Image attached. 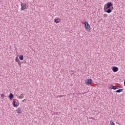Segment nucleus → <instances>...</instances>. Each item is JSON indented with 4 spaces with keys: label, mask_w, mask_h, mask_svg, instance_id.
Masks as SVG:
<instances>
[{
    "label": "nucleus",
    "mask_w": 125,
    "mask_h": 125,
    "mask_svg": "<svg viewBox=\"0 0 125 125\" xmlns=\"http://www.w3.org/2000/svg\"><path fill=\"white\" fill-rule=\"evenodd\" d=\"M28 7H29V5H28V4H27V3H21V11L26 10V9H28Z\"/></svg>",
    "instance_id": "nucleus-1"
},
{
    "label": "nucleus",
    "mask_w": 125,
    "mask_h": 125,
    "mask_svg": "<svg viewBox=\"0 0 125 125\" xmlns=\"http://www.w3.org/2000/svg\"><path fill=\"white\" fill-rule=\"evenodd\" d=\"M84 27L86 30L87 31H90V25L88 24V22L85 21Z\"/></svg>",
    "instance_id": "nucleus-2"
},
{
    "label": "nucleus",
    "mask_w": 125,
    "mask_h": 125,
    "mask_svg": "<svg viewBox=\"0 0 125 125\" xmlns=\"http://www.w3.org/2000/svg\"><path fill=\"white\" fill-rule=\"evenodd\" d=\"M85 83L86 84L88 85V84H90L92 83V79H88L85 81Z\"/></svg>",
    "instance_id": "nucleus-3"
},
{
    "label": "nucleus",
    "mask_w": 125,
    "mask_h": 125,
    "mask_svg": "<svg viewBox=\"0 0 125 125\" xmlns=\"http://www.w3.org/2000/svg\"><path fill=\"white\" fill-rule=\"evenodd\" d=\"M111 6H113V4H112V2H107V7L105 8V9L110 8L111 7Z\"/></svg>",
    "instance_id": "nucleus-4"
},
{
    "label": "nucleus",
    "mask_w": 125,
    "mask_h": 125,
    "mask_svg": "<svg viewBox=\"0 0 125 125\" xmlns=\"http://www.w3.org/2000/svg\"><path fill=\"white\" fill-rule=\"evenodd\" d=\"M112 71L114 72H118V71H119V68L117 66H113L112 67Z\"/></svg>",
    "instance_id": "nucleus-5"
},
{
    "label": "nucleus",
    "mask_w": 125,
    "mask_h": 125,
    "mask_svg": "<svg viewBox=\"0 0 125 125\" xmlns=\"http://www.w3.org/2000/svg\"><path fill=\"white\" fill-rule=\"evenodd\" d=\"M17 112L18 114H21V112H22V109H21V108L19 107L17 110Z\"/></svg>",
    "instance_id": "nucleus-6"
},
{
    "label": "nucleus",
    "mask_w": 125,
    "mask_h": 125,
    "mask_svg": "<svg viewBox=\"0 0 125 125\" xmlns=\"http://www.w3.org/2000/svg\"><path fill=\"white\" fill-rule=\"evenodd\" d=\"M13 105L14 107H18V104L15 101L13 102Z\"/></svg>",
    "instance_id": "nucleus-7"
},
{
    "label": "nucleus",
    "mask_w": 125,
    "mask_h": 125,
    "mask_svg": "<svg viewBox=\"0 0 125 125\" xmlns=\"http://www.w3.org/2000/svg\"><path fill=\"white\" fill-rule=\"evenodd\" d=\"M122 91H124V89H118L116 91V92L117 93H120V92H122Z\"/></svg>",
    "instance_id": "nucleus-8"
},
{
    "label": "nucleus",
    "mask_w": 125,
    "mask_h": 125,
    "mask_svg": "<svg viewBox=\"0 0 125 125\" xmlns=\"http://www.w3.org/2000/svg\"><path fill=\"white\" fill-rule=\"evenodd\" d=\"M60 21H61L60 19H56L54 20V21L55 22V23H59Z\"/></svg>",
    "instance_id": "nucleus-9"
},
{
    "label": "nucleus",
    "mask_w": 125,
    "mask_h": 125,
    "mask_svg": "<svg viewBox=\"0 0 125 125\" xmlns=\"http://www.w3.org/2000/svg\"><path fill=\"white\" fill-rule=\"evenodd\" d=\"M14 96L12 93H10L9 96V98L10 99V100H12Z\"/></svg>",
    "instance_id": "nucleus-10"
},
{
    "label": "nucleus",
    "mask_w": 125,
    "mask_h": 125,
    "mask_svg": "<svg viewBox=\"0 0 125 125\" xmlns=\"http://www.w3.org/2000/svg\"><path fill=\"white\" fill-rule=\"evenodd\" d=\"M110 88L111 89H114V90H116V89H118V86H112V87H110Z\"/></svg>",
    "instance_id": "nucleus-11"
},
{
    "label": "nucleus",
    "mask_w": 125,
    "mask_h": 125,
    "mask_svg": "<svg viewBox=\"0 0 125 125\" xmlns=\"http://www.w3.org/2000/svg\"><path fill=\"white\" fill-rule=\"evenodd\" d=\"M106 12H107V13H111L112 12V10L110 9V8H107V10L106 11Z\"/></svg>",
    "instance_id": "nucleus-12"
},
{
    "label": "nucleus",
    "mask_w": 125,
    "mask_h": 125,
    "mask_svg": "<svg viewBox=\"0 0 125 125\" xmlns=\"http://www.w3.org/2000/svg\"><path fill=\"white\" fill-rule=\"evenodd\" d=\"M20 99H23L24 98V94H21V95L19 97Z\"/></svg>",
    "instance_id": "nucleus-13"
},
{
    "label": "nucleus",
    "mask_w": 125,
    "mask_h": 125,
    "mask_svg": "<svg viewBox=\"0 0 125 125\" xmlns=\"http://www.w3.org/2000/svg\"><path fill=\"white\" fill-rule=\"evenodd\" d=\"M19 59H20L21 60H23L24 59V56H23V55H20L19 56Z\"/></svg>",
    "instance_id": "nucleus-14"
},
{
    "label": "nucleus",
    "mask_w": 125,
    "mask_h": 125,
    "mask_svg": "<svg viewBox=\"0 0 125 125\" xmlns=\"http://www.w3.org/2000/svg\"><path fill=\"white\" fill-rule=\"evenodd\" d=\"M110 125H115V123H114V122H113V121L111 120V121H110Z\"/></svg>",
    "instance_id": "nucleus-15"
},
{
    "label": "nucleus",
    "mask_w": 125,
    "mask_h": 125,
    "mask_svg": "<svg viewBox=\"0 0 125 125\" xmlns=\"http://www.w3.org/2000/svg\"><path fill=\"white\" fill-rule=\"evenodd\" d=\"M58 97L61 98V97H63V95H60V96H58Z\"/></svg>",
    "instance_id": "nucleus-16"
},
{
    "label": "nucleus",
    "mask_w": 125,
    "mask_h": 125,
    "mask_svg": "<svg viewBox=\"0 0 125 125\" xmlns=\"http://www.w3.org/2000/svg\"><path fill=\"white\" fill-rule=\"evenodd\" d=\"M61 113L60 112H57L56 113V115H60Z\"/></svg>",
    "instance_id": "nucleus-17"
},
{
    "label": "nucleus",
    "mask_w": 125,
    "mask_h": 125,
    "mask_svg": "<svg viewBox=\"0 0 125 125\" xmlns=\"http://www.w3.org/2000/svg\"><path fill=\"white\" fill-rule=\"evenodd\" d=\"M91 120H95V119L93 117H91Z\"/></svg>",
    "instance_id": "nucleus-18"
},
{
    "label": "nucleus",
    "mask_w": 125,
    "mask_h": 125,
    "mask_svg": "<svg viewBox=\"0 0 125 125\" xmlns=\"http://www.w3.org/2000/svg\"><path fill=\"white\" fill-rule=\"evenodd\" d=\"M26 99H24L23 101H22V102H25Z\"/></svg>",
    "instance_id": "nucleus-19"
},
{
    "label": "nucleus",
    "mask_w": 125,
    "mask_h": 125,
    "mask_svg": "<svg viewBox=\"0 0 125 125\" xmlns=\"http://www.w3.org/2000/svg\"><path fill=\"white\" fill-rule=\"evenodd\" d=\"M112 9H114V7H112Z\"/></svg>",
    "instance_id": "nucleus-20"
},
{
    "label": "nucleus",
    "mask_w": 125,
    "mask_h": 125,
    "mask_svg": "<svg viewBox=\"0 0 125 125\" xmlns=\"http://www.w3.org/2000/svg\"><path fill=\"white\" fill-rule=\"evenodd\" d=\"M104 10H105V8H104Z\"/></svg>",
    "instance_id": "nucleus-21"
},
{
    "label": "nucleus",
    "mask_w": 125,
    "mask_h": 125,
    "mask_svg": "<svg viewBox=\"0 0 125 125\" xmlns=\"http://www.w3.org/2000/svg\"><path fill=\"white\" fill-rule=\"evenodd\" d=\"M1 97H2V95H1Z\"/></svg>",
    "instance_id": "nucleus-22"
}]
</instances>
